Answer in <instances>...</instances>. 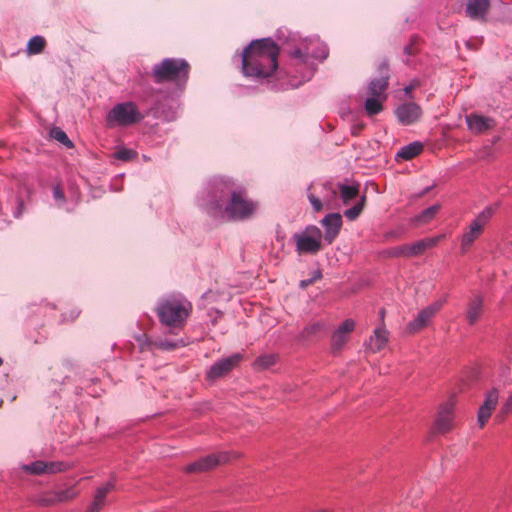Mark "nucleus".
Segmentation results:
<instances>
[{
  "instance_id": "nucleus-1",
  "label": "nucleus",
  "mask_w": 512,
  "mask_h": 512,
  "mask_svg": "<svg viewBox=\"0 0 512 512\" xmlns=\"http://www.w3.org/2000/svg\"><path fill=\"white\" fill-rule=\"evenodd\" d=\"M279 47L270 38L252 41L243 51L242 70L245 76L270 77L278 67Z\"/></svg>"
},
{
  "instance_id": "nucleus-2",
  "label": "nucleus",
  "mask_w": 512,
  "mask_h": 512,
  "mask_svg": "<svg viewBox=\"0 0 512 512\" xmlns=\"http://www.w3.org/2000/svg\"><path fill=\"white\" fill-rule=\"evenodd\" d=\"M219 211L228 220L242 221L251 218L258 209V203L250 199L245 191L232 190L223 204H217Z\"/></svg>"
},
{
  "instance_id": "nucleus-3",
  "label": "nucleus",
  "mask_w": 512,
  "mask_h": 512,
  "mask_svg": "<svg viewBox=\"0 0 512 512\" xmlns=\"http://www.w3.org/2000/svg\"><path fill=\"white\" fill-rule=\"evenodd\" d=\"M192 304L185 299L171 298L161 301L156 309V313L166 326L181 327L190 312Z\"/></svg>"
},
{
  "instance_id": "nucleus-4",
  "label": "nucleus",
  "mask_w": 512,
  "mask_h": 512,
  "mask_svg": "<svg viewBox=\"0 0 512 512\" xmlns=\"http://www.w3.org/2000/svg\"><path fill=\"white\" fill-rule=\"evenodd\" d=\"M190 72L189 63L180 58H165L153 66L151 77L156 84L187 80Z\"/></svg>"
},
{
  "instance_id": "nucleus-5",
  "label": "nucleus",
  "mask_w": 512,
  "mask_h": 512,
  "mask_svg": "<svg viewBox=\"0 0 512 512\" xmlns=\"http://www.w3.org/2000/svg\"><path fill=\"white\" fill-rule=\"evenodd\" d=\"M321 239V231L316 226H309L304 232L294 234L293 236L298 254L318 253L322 248Z\"/></svg>"
},
{
  "instance_id": "nucleus-6",
  "label": "nucleus",
  "mask_w": 512,
  "mask_h": 512,
  "mask_svg": "<svg viewBox=\"0 0 512 512\" xmlns=\"http://www.w3.org/2000/svg\"><path fill=\"white\" fill-rule=\"evenodd\" d=\"M493 213L494 209L492 207H487L471 222L469 229L462 235L460 245L462 253H466L474 241L479 238L484 230V227L493 216Z\"/></svg>"
},
{
  "instance_id": "nucleus-7",
  "label": "nucleus",
  "mask_w": 512,
  "mask_h": 512,
  "mask_svg": "<svg viewBox=\"0 0 512 512\" xmlns=\"http://www.w3.org/2000/svg\"><path fill=\"white\" fill-rule=\"evenodd\" d=\"M443 235L421 239L412 244H404L390 249L389 255L392 257H414L423 254L427 249L433 248L443 238Z\"/></svg>"
},
{
  "instance_id": "nucleus-8",
  "label": "nucleus",
  "mask_w": 512,
  "mask_h": 512,
  "mask_svg": "<svg viewBox=\"0 0 512 512\" xmlns=\"http://www.w3.org/2000/svg\"><path fill=\"white\" fill-rule=\"evenodd\" d=\"M108 118L119 125L127 126L141 121L143 116L134 103L126 102L116 105L110 111Z\"/></svg>"
},
{
  "instance_id": "nucleus-9",
  "label": "nucleus",
  "mask_w": 512,
  "mask_h": 512,
  "mask_svg": "<svg viewBox=\"0 0 512 512\" xmlns=\"http://www.w3.org/2000/svg\"><path fill=\"white\" fill-rule=\"evenodd\" d=\"M232 454L230 452H219L207 455L197 461L187 465L184 468L186 473H203L216 468L219 465L230 461Z\"/></svg>"
},
{
  "instance_id": "nucleus-10",
  "label": "nucleus",
  "mask_w": 512,
  "mask_h": 512,
  "mask_svg": "<svg viewBox=\"0 0 512 512\" xmlns=\"http://www.w3.org/2000/svg\"><path fill=\"white\" fill-rule=\"evenodd\" d=\"M444 302L445 300L433 302L419 311L417 316L407 324L405 332L412 335L427 327L431 319L440 311Z\"/></svg>"
},
{
  "instance_id": "nucleus-11",
  "label": "nucleus",
  "mask_w": 512,
  "mask_h": 512,
  "mask_svg": "<svg viewBox=\"0 0 512 512\" xmlns=\"http://www.w3.org/2000/svg\"><path fill=\"white\" fill-rule=\"evenodd\" d=\"M242 355L239 353L233 354L227 358L220 359L214 363L207 372V378L214 380L227 375L242 361Z\"/></svg>"
},
{
  "instance_id": "nucleus-12",
  "label": "nucleus",
  "mask_w": 512,
  "mask_h": 512,
  "mask_svg": "<svg viewBox=\"0 0 512 512\" xmlns=\"http://www.w3.org/2000/svg\"><path fill=\"white\" fill-rule=\"evenodd\" d=\"M499 395L500 393L497 388H492L486 393L484 402L479 407L477 416V421L481 428L485 426L496 409L499 402Z\"/></svg>"
},
{
  "instance_id": "nucleus-13",
  "label": "nucleus",
  "mask_w": 512,
  "mask_h": 512,
  "mask_svg": "<svg viewBox=\"0 0 512 512\" xmlns=\"http://www.w3.org/2000/svg\"><path fill=\"white\" fill-rule=\"evenodd\" d=\"M395 114L401 124L411 125L420 119L422 110L416 103H405L397 107Z\"/></svg>"
},
{
  "instance_id": "nucleus-14",
  "label": "nucleus",
  "mask_w": 512,
  "mask_h": 512,
  "mask_svg": "<svg viewBox=\"0 0 512 512\" xmlns=\"http://www.w3.org/2000/svg\"><path fill=\"white\" fill-rule=\"evenodd\" d=\"M466 122L469 130L475 134L484 133L485 131L492 129L495 126L494 119L476 113L467 115Z\"/></svg>"
},
{
  "instance_id": "nucleus-15",
  "label": "nucleus",
  "mask_w": 512,
  "mask_h": 512,
  "mask_svg": "<svg viewBox=\"0 0 512 512\" xmlns=\"http://www.w3.org/2000/svg\"><path fill=\"white\" fill-rule=\"evenodd\" d=\"M453 421V405L451 403H445L440 406L435 428L439 433H447L452 429Z\"/></svg>"
},
{
  "instance_id": "nucleus-16",
  "label": "nucleus",
  "mask_w": 512,
  "mask_h": 512,
  "mask_svg": "<svg viewBox=\"0 0 512 512\" xmlns=\"http://www.w3.org/2000/svg\"><path fill=\"white\" fill-rule=\"evenodd\" d=\"M322 225L325 227L324 238L328 243H332L338 236L342 227V217L339 213L328 214L322 221Z\"/></svg>"
},
{
  "instance_id": "nucleus-17",
  "label": "nucleus",
  "mask_w": 512,
  "mask_h": 512,
  "mask_svg": "<svg viewBox=\"0 0 512 512\" xmlns=\"http://www.w3.org/2000/svg\"><path fill=\"white\" fill-rule=\"evenodd\" d=\"M489 8V0H468L465 12L472 20L484 21Z\"/></svg>"
},
{
  "instance_id": "nucleus-18",
  "label": "nucleus",
  "mask_w": 512,
  "mask_h": 512,
  "mask_svg": "<svg viewBox=\"0 0 512 512\" xmlns=\"http://www.w3.org/2000/svg\"><path fill=\"white\" fill-rule=\"evenodd\" d=\"M388 331L385 329L384 324L374 330L373 335L367 342V349L373 353L382 350L388 342Z\"/></svg>"
},
{
  "instance_id": "nucleus-19",
  "label": "nucleus",
  "mask_w": 512,
  "mask_h": 512,
  "mask_svg": "<svg viewBox=\"0 0 512 512\" xmlns=\"http://www.w3.org/2000/svg\"><path fill=\"white\" fill-rule=\"evenodd\" d=\"M62 463H45L42 461H36L30 465L25 466V470L35 474L40 475L44 473H56L58 471H62Z\"/></svg>"
},
{
  "instance_id": "nucleus-20",
  "label": "nucleus",
  "mask_w": 512,
  "mask_h": 512,
  "mask_svg": "<svg viewBox=\"0 0 512 512\" xmlns=\"http://www.w3.org/2000/svg\"><path fill=\"white\" fill-rule=\"evenodd\" d=\"M483 298L480 295L474 296L467 305L466 317L470 325L476 323L482 314Z\"/></svg>"
},
{
  "instance_id": "nucleus-21",
  "label": "nucleus",
  "mask_w": 512,
  "mask_h": 512,
  "mask_svg": "<svg viewBox=\"0 0 512 512\" xmlns=\"http://www.w3.org/2000/svg\"><path fill=\"white\" fill-rule=\"evenodd\" d=\"M388 87L386 77H380L372 80L368 86L370 97L386 98L385 91Z\"/></svg>"
},
{
  "instance_id": "nucleus-22",
  "label": "nucleus",
  "mask_w": 512,
  "mask_h": 512,
  "mask_svg": "<svg viewBox=\"0 0 512 512\" xmlns=\"http://www.w3.org/2000/svg\"><path fill=\"white\" fill-rule=\"evenodd\" d=\"M423 150V145L419 142L410 143L407 146L402 147L397 156L403 160H411L418 156Z\"/></svg>"
},
{
  "instance_id": "nucleus-23",
  "label": "nucleus",
  "mask_w": 512,
  "mask_h": 512,
  "mask_svg": "<svg viewBox=\"0 0 512 512\" xmlns=\"http://www.w3.org/2000/svg\"><path fill=\"white\" fill-rule=\"evenodd\" d=\"M439 210H440L439 204L432 205V206L428 207L427 209H425L424 211H422L419 215L414 217L412 222L415 225L426 224V223L430 222L435 217V215L438 213Z\"/></svg>"
},
{
  "instance_id": "nucleus-24",
  "label": "nucleus",
  "mask_w": 512,
  "mask_h": 512,
  "mask_svg": "<svg viewBox=\"0 0 512 512\" xmlns=\"http://www.w3.org/2000/svg\"><path fill=\"white\" fill-rule=\"evenodd\" d=\"M386 98L369 97L365 101V110L369 116L376 115L383 110L382 102Z\"/></svg>"
},
{
  "instance_id": "nucleus-25",
  "label": "nucleus",
  "mask_w": 512,
  "mask_h": 512,
  "mask_svg": "<svg viewBox=\"0 0 512 512\" xmlns=\"http://www.w3.org/2000/svg\"><path fill=\"white\" fill-rule=\"evenodd\" d=\"M359 190L357 186H348L341 185L340 186V197L344 204H349L350 201L355 199L358 196Z\"/></svg>"
},
{
  "instance_id": "nucleus-26",
  "label": "nucleus",
  "mask_w": 512,
  "mask_h": 512,
  "mask_svg": "<svg viewBox=\"0 0 512 512\" xmlns=\"http://www.w3.org/2000/svg\"><path fill=\"white\" fill-rule=\"evenodd\" d=\"M45 45L46 41L42 36H34L28 42L27 51L29 54H39L43 51Z\"/></svg>"
},
{
  "instance_id": "nucleus-27",
  "label": "nucleus",
  "mask_w": 512,
  "mask_h": 512,
  "mask_svg": "<svg viewBox=\"0 0 512 512\" xmlns=\"http://www.w3.org/2000/svg\"><path fill=\"white\" fill-rule=\"evenodd\" d=\"M50 137L57 140L67 148H72L73 143L68 138L67 134L59 127H54L50 130Z\"/></svg>"
},
{
  "instance_id": "nucleus-28",
  "label": "nucleus",
  "mask_w": 512,
  "mask_h": 512,
  "mask_svg": "<svg viewBox=\"0 0 512 512\" xmlns=\"http://www.w3.org/2000/svg\"><path fill=\"white\" fill-rule=\"evenodd\" d=\"M366 202V196H362L361 199L351 208L344 212V215L349 220H355L363 211Z\"/></svg>"
},
{
  "instance_id": "nucleus-29",
  "label": "nucleus",
  "mask_w": 512,
  "mask_h": 512,
  "mask_svg": "<svg viewBox=\"0 0 512 512\" xmlns=\"http://www.w3.org/2000/svg\"><path fill=\"white\" fill-rule=\"evenodd\" d=\"M349 336L343 334L341 331H335L331 338V346L334 352L340 351L348 341Z\"/></svg>"
},
{
  "instance_id": "nucleus-30",
  "label": "nucleus",
  "mask_w": 512,
  "mask_h": 512,
  "mask_svg": "<svg viewBox=\"0 0 512 512\" xmlns=\"http://www.w3.org/2000/svg\"><path fill=\"white\" fill-rule=\"evenodd\" d=\"M276 359L273 354L262 355L255 360L254 366L256 369H267L275 364Z\"/></svg>"
},
{
  "instance_id": "nucleus-31",
  "label": "nucleus",
  "mask_w": 512,
  "mask_h": 512,
  "mask_svg": "<svg viewBox=\"0 0 512 512\" xmlns=\"http://www.w3.org/2000/svg\"><path fill=\"white\" fill-rule=\"evenodd\" d=\"M77 496V492L73 487H70L66 490L58 491L55 494V501L57 502H66L74 499ZM53 501H47L46 504L53 503Z\"/></svg>"
},
{
  "instance_id": "nucleus-32",
  "label": "nucleus",
  "mask_w": 512,
  "mask_h": 512,
  "mask_svg": "<svg viewBox=\"0 0 512 512\" xmlns=\"http://www.w3.org/2000/svg\"><path fill=\"white\" fill-rule=\"evenodd\" d=\"M106 498L102 492H97L94 496L93 502L88 506L85 512H99L105 505Z\"/></svg>"
},
{
  "instance_id": "nucleus-33",
  "label": "nucleus",
  "mask_w": 512,
  "mask_h": 512,
  "mask_svg": "<svg viewBox=\"0 0 512 512\" xmlns=\"http://www.w3.org/2000/svg\"><path fill=\"white\" fill-rule=\"evenodd\" d=\"M114 156L121 161H130L137 156V152L132 149L122 148L115 152Z\"/></svg>"
},
{
  "instance_id": "nucleus-34",
  "label": "nucleus",
  "mask_w": 512,
  "mask_h": 512,
  "mask_svg": "<svg viewBox=\"0 0 512 512\" xmlns=\"http://www.w3.org/2000/svg\"><path fill=\"white\" fill-rule=\"evenodd\" d=\"M355 322L352 319H346L337 329V331H341L343 334L349 336V334L354 330Z\"/></svg>"
},
{
  "instance_id": "nucleus-35",
  "label": "nucleus",
  "mask_w": 512,
  "mask_h": 512,
  "mask_svg": "<svg viewBox=\"0 0 512 512\" xmlns=\"http://www.w3.org/2000/svg\"><path fill=\"white\" fill-rule=\"evenodd\" d=\"M290 55L293 59L298 60L299 63L306 64L308 62V54L307 52H303L301 49L296 48L290 52Z\"/></svg>"
},
{
  "instance_id": "nucleus-36",
  "label": "nucleus",
  "mask_w": 512,
  "mask_h": 512,
  "mask_svg": "<svg viewBox=\"0 0 512 512\" xmlns=\"http://www.w3.org/2000/svg\"><path fill=\"white\" fill-rule=\"evenodd\" d=\"M154 345L163 350H174L176 347H178V343L168 340L157 341L154 343Z\"/></svg>"
},
{
  "instance_id": "nucleus-37",
  "label": "nucleus",
  "mask_w": 512,
  "mask_h": 512,
  "mask_svg": "<svg viewBox=\"0 0 512 512\" xmlns=\"http://www.w3.org/2000/svg\"><path fill=\"white\" fill-rule=\"evenodd\" d=\"M308 199H309V202L311 203V205L313 206V208H314V210H315L316 212H319V211H321V210H322L323 205H322L321 200H320L318 197H316V196H315L314 194H312V193H309V194H308Z\"/></svg>"
},
{
  "instance_id": "nucleus-38",
  "label": "nucleus",
  "mask_w": 512,
  "mask_h": 512,
  "mask_svg": "<svg viewBox=\"0 0 512 512\" xmlns=\"http://www.w3.org/2000/svg\"><path fill=\"white\" fill-rule=\"evenodd\" d=\"M380 77H386V81L389 79V64L384 60L378 67Z\"/></svg>"
},
{
  "instance_id": "nucleus-39",
  "label": "nucleus",
  "mask_w": 512,
  "mask_h": 512,
  "mask_svg": "<svg viewBox=\"0 0 512 512\" xmlns=\"http://www.w3.org/2000/svg\"><path fill=\"white\" fill-rule=\"evenodd\" d=\"M53 196H54L55 200L60 201L61 203H63L65 201L64 192L59 185H57L53 188Z\"/></svg>"
},
{
  "instance_id": "nucleus-40",
  "label": "nucleus",
  "mask_w": 512,
  "mask_h": 512,
  "mask_svg": "<svg viewBox=\"0 0 512 512\" xmlns=\"http://www.w3.org/2000/svg\"><path fill=\"white\" fill-rule=\"evenodd\" d=\"M114 489V484L112 482H108L103 487L97 489V492H102L103 496L106 498V495Z\"/></svg>"
},
{
  "instance_id": "nucleus-41",
  "label": "nucleus",
  "mask_w": 512,
  "mask_h": 512,
  "mask_svg": "<svg viewBox=\"0 0 512 512\" xmlns=\"http://www.w3.org/2000/svg\"><path fill=\"white\" fill-rule=\"evenodd\" d=\"M322 328H323V325L321 323H313L306 328V331L309 334H314V333H317L318 331H320Z\"/></svg>"
},
{
  "instance_id": "nucleus-42",
  "label": "nucleus",
  "mask_w": 512,
  "mask_h": 512,
  "mask_svg": "<svg viewBox=\"0 0 512 512\" xmlns=\"http://www.w3.org/2000/svg\"><path fill=\"white\" fill-rule=\"evenodd\" d=\"M313 283H314V279H311V278L310 279H306V280H302L300 282V287L301 288H306V287L312 285Z\"/></svg>"
},
{
  "instance_id": "nucleus-43",
  "label": "nucleus",
  "mask_w": 512,
  "mask_h": 512,
  "mask_svg": "<svg viewBox=\"0 0 512 512\" xmlns=\"http://www.w3.org/2000/svg\"><path fill=\"white\" fill-rule=\"evenodd\" d=\"M418 85V83H413V84H410L409 86H407L405 88V93L411 97V92L415 89V87Z\"/></svg>"
},
{
  "instance_id": "nucleus-44",
  "label": "nucleus",
  "mask_w": 512,
  "mask_h": 512,
  "mask_svg": "<svg viewBox=\"0 0 512 512\" xmlns=\"http://www.w3.org/2000/svg\"><path fill=\"white\" fill-rule=\"evenodd\" d=\"M404 52L408 55H412L415 53L414 49H413V45L410 44V45H407L405 48H404Z\"/></svg>"
},
{
  "instance_id": "nucleus-45",
  "label": "nucleus",
  "mask_w": 512,
  "mask_h": 512,
  "mask_svg": "<svg viewBox=\"0 0 512 512\" xmlns=\"http://www.w3.org/2000/svg\"><path fill=\"white\" fill-rule=\"evenodd\" d=\"M322 275H321V272L320 271H316L314 273V276L311 278V279H314V282L321 279Z\"/></svg>"
},
{
  "instance_id": "nucleus-46",
  "label": "nucleus",
  "mask_w": 512,
  "mask_h": 512,
  "mask_svg": "<svg viewBox=\"0 0 512 512\" xmlns=\"http://www.w3.org/2000/svg\"><path fill=\"white\" fill-rule=\"evenodd\" d=\"M384 316H385V310L384 309H381L380 310V317H381V320L383 321L384 319Z\"/></svg>"
},
{
  "instance_id": "nucleus-47",
  "label": "nucleus",
  "mask_w": 512,
  "mask_h": 512,
  "mask_svg": "<svg viewBox=\"0 0 512 512\" xmlns=\"http://www.w3.org/2000/svg\"><path fill=\"white\" fill-rule=\"evenodd\" d=\"M359 130H360V128L353 129V134H356Z\"/></svg>"
},
{
  "instance_id": "nucleus-48",
  "label": "nucleus",
  "mask_w": 512,
  "mask_h": 512,
  "mask_svg": "<svg viewBox=\"0 0 512 512\" xmlns=\"http://www.w3.org/2000/svg\"><path fill=\"white\" fill-rule=\"evenodd\" d=\"M359 130H360V128L353 129V134H356Z\"/></svg>"
},
{
  "instance_id": "nucleus-49",
  "label": "nucleus",
  "mask_w": 512,
  "mask_h": 512,
  "mask_svg": "<svg viewBox=\"0 0 512 512\" xmlns=\"http://www.w3.org/2000/svg\"><path fill=\"white\" fill-rule=\"evenodd\" d=\"M327 57V53H324L322 56H321V59H325Z\"/></svg>"
},
{
  "instance_id": "nucleus-50",
  "label": "nucleus",
  "mask_w": 512,
  "mask_h": 512,
  "mask_svg": "<svg viewBox=\"0 0 512 512\" xmlns=\"http://www.w3.org/2000/svg\"><path fill=\"white\" fill-rule=\"evenodd\" d=\"M2 363H3V360H2V358L0 357V366L2 365Z\"/></svg>"
}]
</instances>
